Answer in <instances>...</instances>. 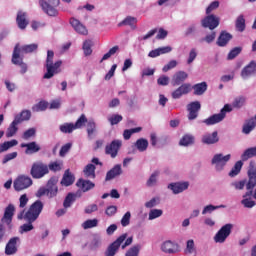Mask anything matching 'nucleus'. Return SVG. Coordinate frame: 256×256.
Listing matches in <instances>:
<instances>
[{
	"label": "nucleus",
	"instance_id": "14",
	"mask_svg": "<svg viewBox=\"0 0 256 256\" xmlns=\"http://www.w3.org/2000/svg\"><path fill=\"white\" fill-rule=\"evenodd\" d=\"M15 215V206L13 204H9L4 211V215L1 219L3 225H7V227L11 228V223H13V216Z\"/></svg>",
	"mask_w": 256,
	"mask_h": 256
},
{
	"label": "nucleus",
	"instance_id": "61",
	"mask_svg": "<svg viewBox=\"0 0 256 256\" xmlns=\"http://www.w3.org/2000/svg\"><path fill=\"white\" fill-rule=\"evenodd\" d=\"M86 123L87 117L85 116V114H82L74 124V129H81V127H84Z\"/></svg>",
	"mask_w": 256,
	"mask_h": 256
},
{
	"label": "nucleus",
	"instance_id": "60",
	"mask_svg": "<svg viewBox=\"0 0 256 256\" xmlns=\"http://www.w3.org/2000/svg\"><path fill=\"white\" fill-rule=\"evenodd\" d=\"M247 182L245 180L231 182L230 187H234L236 191H243Z\"/></svg>",
	"mask_w": 256,
	"mask_h": 256
},
{
	"label": "nucleus",
	"instance_id": "50",
	"mask_svg": "<svg viewBox=\"0 0 256 256\" xmlns=\"http://www.w3.org/2000/svg\"><path fill=\"white\" fill-rule=\"evenodd\" d=\"M61 133L71 134L75 131V124L74 123H64L59 126Z\"/></svg>",
	"mask_w": 256,
	"mask_h": 256
},
{
	"label": "nucleus",
	"instance_id": "39",
	"mask_svg": "<svg viewBox=\"0 0 256 256\" xmlns=\"http://www.w3.org/2000/svg\"><path fill=\"white\" fill-rule=\"evenodd\" d=\"M193 143H195V136L192 134H185L179 141L181 147H189L190 145H193Z\"/></svg>",
	"mask_w": 256,
	"mask_h": 256
},
{
	"label": "nucleus",
	"instance_id": "31",
	"mask_svg": "<svg viewBox=\"0 0 256 256\" xmlns=\"http://www.w3.org/2000/svg\"><path fill=\"white\" fill-rule=\"evenodd\" d=\"M76 185L83 191V193H87V191H91V189L95 188V183L84 179H79Z\"/></svg>",
	"mask_w": 256,
	"mask_h": 256
},
{
	"label": "nucleus",
	"instance_id": "42",
	"mask_svg": "<svg viewBox=\"0 0 256 256\" xmlns=\"http://www.w3.org/2000/svg\"><path fill=\"white\" fill-rule=\"evenodd\" d=\"M95 169L96 167L93 164L86 165L83 170L84 176L88 179H95Z\"/></svg>",
	"mask_w": 256,
	"mask_h": 256
},
{
	"label": "nucleus",
	"instance_id": "49",
	"mask_svg": "<svg viewBox=\"0 0 256 256\" xmlns=\"http://www.w3.org/2000/svg\"><path fill=\"white\" fill-rule=\"evenodd\" d=\"M14 119H18V123H23V121H29V119H31V111L23 110L20 114H17Z\"/></svg>",
	"mask_w": 256,
	"mask_h": 256
},
{
	"label": "nucleus",
	"instance_id": "5",
	"mask_svg": "<svg viewBox=\"0 0 256 256\" xmlns=\"http://www.w3.org/2000/svg\"><path fill=\"white\" fill-rule=\"evenodd\" d=\"M30 175L33 179H43L45 175H49V166L41 161L32 164Z\"/></svg>",
	"mask_w": 256,
	"mask_h": 256
},
{
	"label": "nucleus",
	"instance_id": "3",
	"mask_svg": "<svg viewBox=\"0 0 256 256\" xmlns=\"http://www.w3.org/2000/svg\"><path fill=\"white\" fill-rule=\"evenodd\" d=\"M231 161V154L223 155V153L215 154L211 159V165L217 173L225 170L227 163Z\"/></svg>",
	"mask_w": 256,
	"mask_h": 256
},
{
	"label": "nucleus",
	"instance_id": "33",
	"mask_svg": "<svg viewBox=\"0 0 256 256\" xmlns=\"http://www.w3.org/2000/svg\"><path fill=\"white\" fill-rule=\"evenodd\" d=\"M159 175H161V172L155 170L147 179L146 187H157V183H159Z\"/></svg>",
	"mask_w": 256,
	"mask_h": 256
},
{
	"label": "nucleus",
	"instance_id": "53",
	"mask_svg": "<svg viewBox=\"0 0 256 256\" xmlns=\"http://www.w3.org/2000/svg\"><path fill=\"white\" fill-rule=\"evenodd\" d=\"M37 49H39L38 44H27L19 49V53H33L34 51H37Z\"/></svg>",
	"mask_w": 256,
	"mask_h": 256
},
{
	"label": "nucleus",
	"instance_id": "57",
	"mask_svg": "<svg viewBox=\"0 0 256 256\" xmlns=\"http://www.w3.org/2000/svg\"><path fill=\"white\" fill-rule=\"evenodd\" d=\"M49 107V103L46 101H40L38 104L32 107V111L35 113H39L40 111H45Z\"/></svg>",
	"mask_w": 256,
	"mask_h": 256
},
{
	"label": "nucleus",
	"instance_id": "48",
	"mask_svg": "<svg viewBox=\"0 0 256 256\" xmlns=\"http://www.w3.org/2000/svg\"><path fill=\"white\" fill-rule=\"evenodd\" d=\"M61 169H63V162L61 160L50 162L48 165V171H53V173H57V171H61Z\"/></svg>",
	"mask_w": 256,
	"mask_h": 256
},
{
	"label": "nucleus",
	"instance_id": "9",
	"mask_svg": "<svg viewBox=\"0 0 256 256\" xmlns=\"http://www.w3.org/2000/svg\"><path fill=\"white\" fill-rule=\"evenodd\" d=\"M33 185V179L27 175H20L14 180L15 191H24Z\"/></svg>",
	"mask_w": 256,
	"mask_h": 256
},
{
	"label": "nucleus",
	"instance_id": "43",
	"mask_svg": "<svg viewBox=\"0 0 256 256\" xmlns=\"http://www.w3.org/2000/svg\"><path fill=\"white\" fill-rule=\"evenodd\" d=\"M192 89H194V95H203L207 91V82L195 84Z\"/></svg>",
	"mask_w": 256,
	"mask_h": 256
},
{
	"label": "nucleus",
	"instance_id": "11",
	"mask_svg": "<svg viewBox=\"0 0 256 256\" xmlns=\"http://www.w3.org/2000/svg\"><path fill=\"white\" fill-rule=\"evenodd\" d=\"M121 147H123V140H113L110 144L106 145L105 153L106 155H110L112 159H115L119 155V149Z\"/></svg>",
	"mask_w": 256,
	"mask_h": 256
},
{
	"label": "nucleus",
	"instance_id": "29",
	"mask_svg": "<svg viewBox=\"0 0 256 256\" xmlns=\"http://www.w3.org/2000/svg\"><path fill=\"white\" fill-rule=\"evenodd\" d=\"M16 23L19 29H26L29 25V20L27 19V12L19 11L16 18Z\"/></svg>",
	"mask_w": 256,
	"mask_h": 256
},
{
	"label": "nucleus",
	"instance_id": "46",
	"mask_svg": "<svg viewBox=\"0 0 256 256\" xmlns=\"http://www.w3.org/2000/svg\"><path fill=\"white\" fill-rule=\"evenodd\" d=\"M217 209H225V205L215 206L213 204L206 205L202 210V215H207L213 213V211H217Z\"/></svg>",
	"mask_w": 256,
	"mask_h": 256
},
{
	"label": "nucleus",
	"instance_id": "28",
	"mask_svg": "<svg viewBox=\"0 0 256 256\" xmlns=\"http://www.w3.org/2000/svg\"><path fill=\"white\" fill-rule=\"evenodd\" d=\"M20 147H22V149L26 148V155H33V153H38V151H41V147H39L37 142L22 143Z\"/></svg>",
	"mask_w": 256,
	"mask_h": 256
},
{
	"label": "nucleus",
	"instance_id": "63",
	"mask_svg": "<svg viewBox=\"0 0 256 256\" xmlns=\"http://www.w3.org/2000/svg\"><path fill=\"white\" fill-rule=\"evenodd\" d=\"M131 223V212H126L122 219H121V225L122 227H128V225H130Z\"/></svg>",
	"mask_w": 256,
	"mask_h": 256
},
{
	"label": "nucleus",
	"instance_id": "12",
	"mask_svg": "<svg viewBox=\"0 0 256 256\" xmlns=\"http://www.w3.org/2000/svg\"><path fill=\"white\" fill-rule=\"evenodd\" d=\"M167 189L172 191L174 195H179L189 189V181L172 182L168 184Z\"/></svg>",
	"mask_w": 256,
	"mask_h": 256
},
{
	"label": "nucleus",
	"instance_id": "21",
	"mask_svg": "<svg viewBox=\"0 0 256 256\" xmlns=\"http://www.w3.org/2000/svg\"><path fill=\"white\" fill-rule=\"evenodd\" d=\"M47 189V197L49 199H53V197H57V193L59 192V188L57 187V180L55 178H51L46 185Z\"/></svg>",
	"mask_w": 256,
	"mask_h": 256
},
{
	"label": "nucleus",
	"instance_id": "15",
	"mask_svg": "<svg viewBox=\"0 0 256 256\" xmlns=\"http://www.w3.org/2000/svg\"><path fill=\"white\" fill-rule=\"evenodd\" d=\"M39 5L42 8V11H44L46 15H49V17H57L59 15V10H57V7L59 6L47 3L45 0H40Z\"/></svg>",
	"mask_w": 256,
	"mask_h": 256
},
{
	"label": "nucleus",
	"instance_id": "45",
	"mask_svg": "<svg viewBox=\"0 0 256 256\" xmlns=\"http://www.w3.org/2000/svg\"><path fill=\"white\" fill-rule=\"evenodd\" d=\"M235 27H236V30L239 31L240 33H243V31H245V27H246V25H245V16L239 15L236 18Z\"/></svg>",
	"mask_w": 256,
	"mask_h": 256
},
{
	"label": "nucleus",
	"instance_id": "10",
	"mask_svg": "<svg viewBox=\"0 0 256 256\" xmlns=\"http://www.w3.org/2000/svg\"><path fill=\"white\" fill-rule=\"evenodd\" d=\"M160 249L163 253H166L167 255H175V253H179V251H181V247H179V244L171 240H165L164 242H162Z\"/></svg>",
	"mask_w": 256,
	"mask_h": 256
},
{
	"label": "nucleus",
	"instance_id": "26",
	"mask_svg": "<svg viewBox=\"0 0 256 256\" xmlns=\"http://www.w3.org/2000/svg\"><path fill=\"white\" fill-rule=\"evenodd\" d=\"M70 24L72 25L74 31H76V33L79 35H87V27H85V25H83L79 20L71 18Z\"/></svg>",
	"mask_w": 256,
	"mask_h": 256
},
{
	"label": "nucleus",
	"instance_id": "36",
	"mask_svg": "<svg viewBox=\"0 0 256 256\" xmlns=\"http://www.w3.org/2000/svg\"><path fill=\"white\" fill-rule=\"evenodd\" d=\"M255 127L256 120L254 118H251L244 123L242 133H244V135H249V133H251V131H253Z\"/></svg>",
	"mask_w": 256,
	"mask_h": 256
},
{
	"label": "nucleus",
	"instance_id": "17",
	"mask_svg": "<svg viewBox=\"0 0 256 256\" xmlns=\"http://www.w3.org/2000/svg\"><path fill=\"white\" fill-rule=\"evenodd\" d=\"M192 86L190 83H183L176 90H174L171 95L173 99H181L183 95H189L191 93Z\"/></svg>",
	"mask_w": 256,
	"mask_h": 256
},
{
	"label": "nucleus",
	"instance_id": "27",
	"mask_svg": "<svg viewBox=\"0 0 256 256\" xmlns=\"http://www.w3.org/2000/svg\"><path fill=\"white\" fill-rule=\"evenodd\" d=\"M171 51H173V48L171 46L160 47L150 51L148 54V57H150L151 59H155V57H159L160 55L171 53Z\"/></svg>",
	"mask_w": 256,
	"mask_h": 256
},
{
	"label": "nucleus",
	"instance_id": "16",
	"mask_svg": "<svg viewBox=\"0 0 256 256\" xmlns=\"http://www.w3.org/2000/svg\"><path fill=\"white\" fill-rule=\"evenodd\" d=\"M12 63L14 65H19L21 68V73H27V64L23 62V58L19 55V44H17L14 48L13 55H12Z\"/></svg>",
	"mask_w": 256,
	"mask_h": 256
},
{
	"label": "nucleus",
	"instance_id": "58",
	"mask_svg": "<svg viewBox=\"0 0 256 256\" xmlns=\"http://www.w3.org/2000/svg\"><path fill=\"white\" fill-rule=\"evenodd\" d=\"M91 47H93V42H91V40L84 41L82 49L86 57H88L89 55H91V53H93V50L91 49Z\"/></svg>",
	"mask_w": 256,
	"mask_h": 256
},
{
	"label": "nucleus",
	"instance_id": "20",
	"mask_svg": "<svg viewBox=\"0 0 256 256\" xmlns=\"http://www.w3.org/2000/svg\"><path fill=\"white\" fill-rule=\"evenodd\" d=\"M188 78H189V74H187V72L183 70H180L172 76V80H171L172 86L177 87V85H181V83H185V81H187Z\"/></svg>",
	"mask_w": 256,
	"mask_h": 256
},
{
	"label": "nucleus",
	"instance_id": "13",
	"mask_svg": "<svg viewBox=\"0 0 256 256\" xmlns=\"http://www.w3.org/2000/svg\"><path fill=\"white\" fill-rule=\"evenodd\" d=\"M201 25L205 29L208 28L211 31H213V29H217V27H219V17H217L213 14L208 15L201 20Z\"/></svg>",
	"mask_w": 256,
	"mask_h": 256
},
{
	"label": "nucleus",
	"instance_id": "40",
	"mask_svg": "<svg viewBox=\"0 0 256 256\" xmlns=\"http://www.w3.org/2000/svg\"><path fill=\"white\" fill-rule=\"evenodd\" d=\"M185 255H194L197 253V247H195V240L190 239L186 242V248L184 249Z\"/></svg>",
	"mask_w": 256,
	"mask_h": 256
},
{
	"label": "nucleus",
	"instance_id": "35",
	"mask_svg": "<svg viewBox=\"0 0 256 256\" xmlns=\"http://www.w3.org/2000/svg\"><path fill=\"white\" fill-rule=\"evenodd\" d=\"M73 183H75V176H73L69 170H66L61 180V185L69 187L70 185H73Z\"/></svg>",
	"mask_w": 256,
	"mask_h": 256
},
{
	"label": "nucleus",
	"instance_id": "6",
	"mask_svg": "<svg viewBox=\"0 0 256 256\" xmlns=\"http://www.w3.org/2000/svg\"><path fill=\"white\" fill-rule=\"evenodd\" d=\"M231 231H233V224L228 223L222 226L217 233L214 235V242L223 244L227 241L229 235H231Z\"/></svg>",
	"mask_w": 256,
	"mask_h": 256
},
{
	"label": "nucleus",
	"instance_id": "22",
	"mask_svg": "<svg viewBox=\"0 0 256 256\" xmlns=\"http://www.w3.org/2000/svg\"><path fill=\"white\" fill-rule=\"evenodd\" d=\"M251 195H253V190H249L242 196L241 205H243V207L246 209H253V207L256 205V202L253 200Z\"/></svg>",
	"mask_w": 256,
	"mask_h": 256
},
{
	"label": "nucleus",
	"instance_id": "7",
	"mask_svg": "<svg viewBox=\"0 0 256 256\" xmlns=\"http://www.w3.org/2000/svg\"><path fill=\"white\" fill-rule=\"evenodd\" d=\"M127 239V234H122L114 242H112L104 252V256H115L117 255L121 245Z\"/></svg>",
	"mask_w": 256,
	"mask_h": 256
},
{
	"label": "nucleus",
	"instance_id": "34",
	"mask_svg": "<svg viewBox=\"0 0 256 256\" xmlns=\"http://www.w3.org/2000/svg\"><path fill=\"white\" fill-rule=\"evenodd\" d=\"M231 39H233V36L230 33L226 32V31L221 32V34L217 40V45L219 47H225V45H227V43H229V41H231Z\"/></svg>",
	"mask_w": 256,
	"mask_h": 256
},
{
	"label": "nucleus",
	"instance_id": "41",
	"mask_svg": "<svg viewBox=\"0 0 256 256\" xmlns=\"http://www.w3.org/2000/svg\"><path fill=\"white\" fill-rule=\"evenodd\" d=\"M98 226H99V219L97 218L88 219L81 224L82 229H85V230L93 229Z\"/></svg>",
	"mask_w": 256,
	"mask_h": 256
},
{
	"label": "nucleus",
	"instance_id": "4",
	"mask_svg": "<svg viewBox=\"0 0 256 256\" xmlns=\"http://www.w3.org/2000/svg\"><path fill=\"white\" fill-rule=\"evenodd\" d=\"M231 111H233V108L231 107V105L226 104L221 109L220 113L214 114L208 117L207 119H204L203 123H205V125H208V126L217 125V123H221V121L225 119L227 113H231Z\"/></svg>",
	"mask_w": 256,
	"mask_h": 256
},
{
	"label": "nucleus",
	"instance_id": "19",
	"mask_svg": "<svg viewBox=\"0 0 256 256\" xmlns=\"http://www.w3.org/2000/svg\"><path fill=\"white\" fill-rule=\"evenodd\" d=\"M201 142L204 145H215V143H219V134L217 131L212 133L207 132L202 135Z\"/></svg>",
	"mask_w": 256,
	"mask_h": 256
},
{
	"label": "nucleus",
	"instance_id": "8",
	"mask_svg": "<svg viewBox=\"0 0 256 256\" xmlns=\"http://www.w3.org/2000/svg\"><path fill=\"white\" fill-rule=\"evenodd\" d=\"M147 149H149V140L140 138L136 140V142L130 148H128V155H135L137 151H139V153H145Z\"/></svg>",
	"mask_w": 256,
	"mask_h": 256
},
{
	"label": "nucleus",
	"instance_id": "47",
	"mask_svg": "<svg viewBox=\"0 0 256 256\" xmlns=\"http://www.w3.org/2000/svg\"><path fill=\"white\" fill-rule=\"evenodd\" d=\"M247 103V98L245 96H237L232 102V107L235 109H241Z\"/></svg>",
	"mask_w": 256,
	"mask_h": 256
},
{
	"label": "nucleus",
	"instance_id": "25",
	"mask_svg": "<svg viewBox=\"0 0 256 256\" xmlns=\"http://www.w3.org/2000/svg\"><path fill=\"white\" fill-rule=\"evenodd\" d=\"M256 187V168L248 170V182L246 183L247 191H253Z\"/></svg>",
	"mask_w": 256,
	"mask_h": 256
},
{
	"label": "nucleus",
	"instance_id": "64",
	"mask_svg": "<svg viewBox=\"0 0 256 256\" xmlns=\"http://www.w3.org/2000/svg\"><path fill=\"white\" fill-rule=\"evenodd\" d=\"M178 63L177 60H171L169 63L164 65L162 68L163 73H167V71H171V69H175L177 67Z\"/></svg>",
	"mask_w": 256,
	"mask_h": 256
},
{
	"label": "nucleus",
	"instance_id": "23",
	"mask_svg": "<svg viewBox=\"0 0 256 256\" xmlns=\"http://www.w3.org/2000/svg\"><path fill=\"white\" fill-rule=\"evenodd\" d=\"M21 239L19 237L11 238L5 247L6 255H15L17 253V243H19Z\"/></svg>",
	"mask_w": 256,
	"mask_h": 256
},
{
	"label": "nucleus",
	"instance_id": "44",
	"mask_svg": "<svg viewBox=\"0 0 256 256\" xmlns=\"http://www.w3.org/2000/svg\"><path fill=\"white\" fill-rule=\"evenodd\" d=\"M241 169H243V161H237L229 172V177H237L239 173H241Z\"/></svg>",
	"mask_w": 256,
	"mask_h": 256
},
{
	"label": "nucleus",
	"instance_id": "51",
	"mask_svg": "<svg viewBox=\"0 0 256 256\" xmlns=\"http://www.w3.org/2000/svg\"><path fill=\"white\" fill-rule=\"evenodd\" d=\"M142 130H143V128H141V127L126 129L123 132V137H124L125 141H129V139H131V135H134V133H141Z\"/></svg>",
	"mask_w": 256,
	"mask_h": 256
},
{
	"label": "nucleus",
	"instance_id": "56",
	"mask_svg": "<svg viewBox=\"0 0 256 256\" xmlns=\"http://www.w3.org/2000/svg\"><path fill=\"white\" fill-rule=\"evenodd\" d=\"M140 252H141V245L136 244L126 251L125 256H139Z\"/></svg>",
	"mask_w": 256,
	"mask_h": 256
},
{
	"label": "nucleus",
	"instance_id": "52",
	"mask_svg": "<svg viewBox=\"0 0 256 256\" xmlns=\"http://www.w3.org/2000/svg\"><path fill=\"white\" fill-rule=\"evenodd\" d=\"M123 25L134 27L135 25H137V18L133 16H127L122 22L118 24V27H123Z\"/></svg>",
	"mask_w": 256,
	"mask_h": 256
},
{
	"label": "nucleus",
	"instance_id": "38",
	"mask_svg": "<svg viewBox=\"0 0 256 256\" xmlns=\"http://www.w3.org/2000/svg\"><path fill=\"white\" fill-rule=\"evenodd\" d=\"M253 157H256V146L247 148L241 154L242 161H249V159H253Z\"/></svg>",
	"mask_w": 256,
	"mask_h": 256
},
{
	"label": "nucleus",
	"instance_id": "1",
	"mask_svg": "<svg viewBox=\"0 0 256 256\" xmlns=\"http://www.w3.org/2000/svg\"><path fill=\"white\" fill-rule=\"evenodd\" d=\"M41 211H43V202L37 200L29 207L27 212H25V210L20 211L17 215V219H25L28 223H35V221L39 219Z\"/></svg>",
	"mask_w": 256,
	"mask_h": 256
},
{
	"label": "nucleus",
	"instance_id": "55",
	"mask_svg": "<svg viewBox=\"0 0 256 256\" xmlns=\"http://www.w3.org/2000/svg\"><path fill=\"white\" fill-rule=\"evenodd\" d=\"M116 53H119V46L112 47L106 54L103 55L102 59L100 60V63H103V61H107V59H111L113 55Z\"/></svg>",
	"mask_w": 256,
	"mask_h": 256
},
{
	"label": "nucleus",
	"instance_id": "62",
	"mask_svg": "<svg viewBox=\"0 0 256 256\" xmlns=\"http://www.w3.org/2000/svg\"><path fill=\"white\" fill-rule=\"evenodd\" d=\"M108 121L110 125H117L118 123H121V121H123V116L119 114H114L108 118Z\"/></svg>",
	"mask_w": 256,
	"mask_h": 256
},
{
	"label": "nucleus",
	"instance_id": "32",
	"mask_svg": "<svg viewBox=\"0 0 256 256\" xmlns=\"http://www.w3.org/2000/svg\"><path fill=\"white\" fill-rule=\"evenodd\" d=\"M19 119H14L9 127L6 130V137L7 139H10V137H15L17 135V131H19Z\"/></svg>",
	"mask_w": 256,
	"mask_h": 256
},
{
	"label": "nucleus",
	"instance_id": "30",
	"mask_svg": "<svg viewBox=\"0 0 256 256\" xmlns=\"http://www.w3.org/2000/svg\"><path fill=\"white\" fill-rule=\"evenodd\" d=\"M122 173L123 170L121 169V165L117 164L106 173L105 181H113L115 177H119Z\"/></svg>",
	"mask_w": 256,
	"mask_h": 256
},
{
	"label": "nucleus",
	"instance_id": "24",
	"mask_svg": "<svg viewBox=\"0 0 256 256\" xmlns=\"http://www.w3.org/2000/svg\"><path fill=\"white\" fill-rule=\"evenodd\" d=\"M256 73V62L251 61L247 66H245L241 71L242 79H249L252 75Z\"/></svg>",
	"mask_w": 256,
	"mask_h": 256
},
{
	"label": "nucleus",
	"instance_id": "2",
	"mask_svg": "<svg viewBox=\"0 0 256 256\" xmlns=\"http://www.w3.org/2000/svg\"><path fill=\"white\" fill-rule=\"evenodd\" d=\"M54 57L55 53L52 50H48L45 64L46 73L43 76L44 79H52V77L61 73V65H63V61L57 60L56 62H53Z\"/></svg>",
	"mask_w": 256,
	"mask_h": 256
},
{
	"label": "nucleus",
	"instance_id": "18",
	"mask_svg": "<svg viewBox=\"0 0 256 256\" xmlns=\"http://www.w3.org/2000/svg\"><path fill=\"white\" fill-rule=\"evenodd\" d=\"M200 110H201V103L199 101L191 102L190 104H188L187 111L189 112L188 114L189 121H193L197 119Z\"/></svg>",
	"mask_w": 256,
	"mask_h": 256
},
{
	"label": "nucleus",
	"instance_id": "59",
	"mask_svg": "<svg viewBox=\"0 0 256 256\" xmlns=\"http://www.w3.org/2000/svg\"><path fill=\"white\" fill-rule=\"evenodd\" d=\"M75 202V195L73 193H69L63 203V206L65 207V209H69V207H71V205H73V203Z\"/></svg>",
	"mask_w": 256,
	"mask_h": 256
},
{
	"label": "nucleus",
	"instance_id": "37",
	"mask_svg": "<svg viewBox=\"0 0 256 256\" xmlns=\"http://www.w3.org/2000/svg\"><path fill=\"white\" fill-rule=\"evenodd\" d=\"M16 145H19V142L15 139L0 143V154L9 151L11 148L16 147Z\"/></svg>",
	"mask_w": 256,
	"mask_h": 256
},
{
	"label": "nucleus",
	"instance_id": "54",
	"mask_svg": "<svg viewBox=\"0 0 256 256\" xmlns=\"http://www.w3.org/2000/svg\"><path fill=\"white\" fill-rule=\"evenodd\" d=\"M163 215V210L161 209H151L148 213V221H154V219H159Z\"/></svg>",
	"mask_w": 256,
	"mask_h": 256
}]
</instances>
